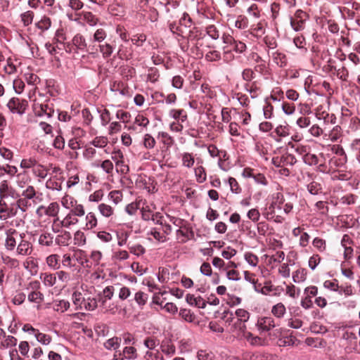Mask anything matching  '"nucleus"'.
Listing matches in <instances>:
<instances>
[{
  "label": "nucleus",
  "instance_id": "obj_1",
  "mask_svg": "<svg viewBox=\"0 0 360 360\" xmlns=\"http://www.w3.org/2000/svg\"><path fill=\"white\" fill-rule=\"evenodd\" d=\"M72 301L76 310L94 311L98 307V302L96 297L88 294H82L81 292L75 291L72 295Z\"/></svg>",
  "mask_w": 360,
  "mask_h": 360
},
{
  "label": "nucleus",
  "instance_id": "obj_2",
  "mask_svg": "<svg viewBox=\"0 0 360 360\" xmlns=\"http://www.w3.org/2000/svg\"><path fill=\"white\" fill-rule=\"evenodd\" d=\"M221 39L223 43L230 47L231 51L237 53H243L247 49V46L243 41L236 39L229 34L224 33Z\"/></svg>",
  "mask_w": 360,
  "mask_h": 360
},
{
  "label": "nucleus",
  "instance_id": "obj_3",
  "mask_svg": "<svg viewBox=\"0 0 360 360\" xmlns=\"http://www.w3.org/2000/svg\"><path fill=\"white\" fill-rule=\"evenodd\" d=\"M28 105V103L25 99H20L16 97L11 98L8 103L7 107L13 114L23 115Z\"/></svg>",
  "mask_w": 360,
  "mask_h": 360
},
{
  "label": "nucleus",
  "instance_id": "obj_4",
  "mask_svg": "<svg viewBox=\"0 0 360 360\" xmlns=\"http://www.w3.org/2000/svg\"><path fill=\"white\" fill-rule=\"evenodd\" d=\"M297 162L294 155L285 153L281 156L274 157L271 160L272 164L276 167H284L286 166H293Z\"/></svg>",
  "mask_w": 360,
  "mask_h": 360
},
{
  "label": "nucleus",
  "instance_id": "obj_5",
  "mask_svg": "<svg viewBox=\"0 0 360 360\" xmlns=\"http://www.w3.org/2000/svg\"><path fill=\"white\" fill-rule=\"evenodd\" d=\"M256 327L262 335L269 333L270 330L276 328V324L274 319L271 316L259 317L256 323Z\"/></svg>",
  "mask_w": 360,
  "mask_h": 360
},
{
  "label": "nucleus",
  "instance_id": "obj_6",
  "mask_svg": "<svg viewBox=\"0 0 360 360\" xmlns=\"http://www.w3.org/2000/svg\"><path fill=\"white\" fill-rule=\"evenodd\" d=\"M5 248L8 251L14 250L16 247L17 238H21L20 234L15 229H9L6 232Z\"/></svg>",
  "mask_w": 360,
  "mask_h": 360
},
{
  "label": "nucleus",
  "instance_id": "obj_7",
  "mask_svg": "<svg viewBox=\"0 0 360 360\" xmlns=\"http://www.w3.org/2000/svg\"><path fill=\"white\" fill-rule=\"evenodd\" d=\"M35 113L37 116H46L48 118L53 115L54 110L49 103H37L34 105Z\"/></svg>",
  "mask_w": 360,
  "mask_h": 360
},
{
  "label": "nucleus",
  "instance_id": "obj_8",
  "mask_svg": "<svg viewBox=\"0 0 360 360\" xmlns=\"http://www.w3.org/2000/svg\"><path fill=\"white\" fill-rule=\"evenodd\" d=\"M73 44L75 48H77V51L78 53L79 51L82 52H89L91 49L90 46L88 48L87 43L86 41L85 38L81 34H77L74 36L72 39Z\"/></svg>",
  "mask_w": 360,
  "mask_h": 360
},
{
  "label": "nucleus",
  "instance_id": "obj_9",
  "mask_svg": "<svg viewBox=\"0 0 360 360\" xmlns=\"http://www.w3.org/2000/svg\"><path fill=\"white\" fill-rule=\"evenodd\" d=\"M63 181L64 178L62 176H51L46 181V188L49 190L60 191L62 190V184L63 183Z\"/></svg>",
  "mask_w": 360,
  "mask_h": 360
},
{
  "label": "nucleus",
  "instance_id": "obj_10",
  "mask_svg": "<svg viewBox=\"0 0 360 360\" xmlns=\"http://www.w3.org/2000/svg\"><path fill=\"white\" fill-rule=\"evenodd\" d=\"M20 241L16 248L17 252L20 255H30L32 252V245L31 243L22 238V236H21Z\"/></svg>",
  "mask_w": 360,
  "mask_h": 360
},
{
  "label": "nucleus",
  "instance_id": "obj_11",
  "mask_svg": "<svg viewBox=\"0 0 360 360\" xmlns=\"http://www.w3.org/2000/svg\"><path fill=\"white\" fill-rule=\"evenodd\" d=\"M252 223L250 221H243L240 226V231L245 233L248 238L250 239H256L257 232L252 229Z\"/></svg>",
  "mask_w": 360,
  "mask_h": 360
},
{
  "label": "nucleus",
  "instance_id": "obj_12",
  "mask_svg": "<svg viewBox=\"0 0 360 360\" xmlns=\"http://www.w3.org/2000/svg\"><path fill=\"white\" fill-rule=\"evenodd\" d=\"M98 47L103 58L104 59H108L112 56L115 49V44L104 42L100 44Z\"/></svg>",
  "mask_w": 360,
  "mask_h": 360
},
{
  "label": "nucleus",
  "instance_id": "obj_13",
  "mask_svg": "<svg viewBox=\"0 0 360 360\" xmlns=\"http://www.w3.org/2000/svg\"><path fill=\"white\" fill-rule=\"evenodd\" d=\"M72 239V236L69 231H61V232L56 237L55 242L60 246L69 245Z\"/></svg>",
  "mask_w": 360,
  "mask_h": 360
},
{
  "label": "nucleus",
  "instance_id": "obj_14",
  "mask_svg": "<svg viewBox=\"0 0 360 360\" xmlns=\"http://www.w3.org/2000/svg\"><path fill=\"white\" fill-rule=\"evenodd\" d=\"M51 25V19L46 15H43L38 22H35V27L40 30L41 33L48 31Z\"/></svg>",
  "mask_w": 360,
  "mask_h": 360
},
{
  "label": "nucleus",
  "instance_id": "obj_15",
  "mask_svg": "<svg viewBox=\"0 0 360 360\" xmlns=\"http://www.w3.org/2000/svg\"><path fill=\"white\" fill-rule=\"evenodd\" d=\"M122 338L120 337H112L103 343V347L108 350L117 351L120 347Z\"/></svg>",
  "mask_w": 360,
  "mask_h": 360
},
{
  "label": "nucleus",
  "instance_id": "obj_16",
  "mask_svg": "<svg viewBox=\"0 0 360 360\" xmlns=\"http://www.w3.org/2000/svg\"><path fill=\"white\" fill-rule=\"evenodd\" d=\"M205 37V32L198 27H193L189 30L187 39L188 41H198Z\"/></svg>",
  "mask_w": 360,
  "mask_h": 360
},
{
  "label": "nucleus",
  "instance_id": "obj_17",
  "mask_svg": "<svg viewBox=\"0 0 360 360\" xmlns=\"http://www.w3.org/2000/svg\"><path fill=\"white\" fill-rule=\"evenodd\" d=\"M78 217L69 212L65 218L60 221V224L63 227L70 229L72 226L78 224Z\"/></svg>",
  "mask_w": 360,
  "mask_h": 360
},
{
  "label": "nucleus",
  "instance_id": "obj_18",
  "mask_svg": "<svg viewBox=\"0 0 360 360\" xmlns=\"http://www.w3.org/2000/svg\"><path fill=\"white\" fill-rule=\"evenodd\" d=\"M245 321L236 319V321L233 323L231 327V330L233 333H236L238 335H243L247 332V326Z\"/></svg>",
  "mask_w": 360,
  "mask_h": 360
},
{
  "label": "nucleus",
  "instance_id": "obj_19",
  "mask_svg": "<svg viewBox=\"0 0 360 360\" xmlns=\"http://www.w3.org/2000/svg\"><path fill=\"white\" fill-rule=\"evenodd\" d=\"M271 56L273 61L280 68H285L287 66V57L283 53L276 51L272 53Z\"/></svg>",
  "mask_w": 360,
  "mask_h": 360
},
{
  "label": "nucleus",
  "instance_id": "obj_20",
  "mask_svg": "<svg viewBox=\"0 0 360 360\" xmlns=\"http://www.w3.org/2000/svg\"><path fill=\"white\" fill-rule=\"evenodd\" d=\"M70 307L69 301L65 300H55L53 303V309L54 311L63 313L66 311Z\"/></svg>",
  "mask_w": 360,
  "mask_h": 360
},
{
  "label": "nucleus",
  "instance_id": "obj_21",
  "mask_svg": "<svg viewBox=\"0 0 360 360\" xmlns=\"http://www.w3.org/2000/svg\"><path fill=\"white\" fill-rule=\"evenodd\" d=\"M169 115L181 122H184L187 120V115L183 109H172L169 112Z\"/></svg>",
  "mask_w": 360,
  "mask_h": 360
},
{
  "label": "nucleus",
  "instance_id": "obj_22",
  "mask_svg": "<svg viewBox=\"0 0 360 360\" xmlns=\"http://www.w3.org/2000/svg\"><path fill=\"white\" fill-rule=\"evenodd\" d=\"M296 340V338L292 335L282 336L277 340L276 345L280 347L293 346Z\"/></svg>",
  "mask_w": 360,
  "mask_h": 360
},
{
  "label": "nucleus",
  "instance_id": "obj_23",
  "mask_svg": "<svg viewBox=\"0 0 360 360\" xmlns=\"http://www.w3.org/2000/svg\"><path fill=\"white\" fill-rule=\"evenodd\" d=\"M307 188L309 193L313 195H317L323 193L322 185L315 181H312L307 185Z\"/></svg>",
  "mask_w": 360,
  "mask_h": 360
},
{
  "label": "nucleus",
  "instance_id": "obj_24",
  "mask_svg": "<svg viewBox=\"0 0 360 360\" xmlns=\"http://www.w3.org/2000/svg\"><path fill=\"white\" fill-rule=\"evenodd\" d=\"M205 36H209L213 40H217L220 37V32L214 25H209L205 27Z\"/></svg>",
  "mask_w": 360,
  "mask_h": 360
},
{
  "label": "nucleus",
  "instance_id": "obj_25",
  "mask_svg": "<svg viewBox=\"0 0 360 360\" xmlns=\"http://www.w3.org/2000/svg\"><path fill=\"white\" fill-rule=\"evenodd\" d=\"M86 224L84 227L85 230H91L97 226L98 221L96 217V215L93 212H89L86 215Z\"/></svg>",
  "mask_w": 360,
  "mask_h": 360
},
{
  "label": "nucleus",
  "instance_id": "obj_26",
  "mask_svg": "<svg viewBox=\"0 0 360 360\" xmlns=\"http://www.w3.org/2000/svg\"><path fill=\"white\" fill-rule=\"evenodd\" d=\"M40 278L46 286L51 287L56 283V275L55 274L44 273L41 274Z\"/></svg>",
  "mask_w": 360,
  "mask_h": 360
},
{
  "label": "nucleus",
  "instance_id": "obj_27",
  "mask_svg": "<svg viewBox=\"0 0 360 360\" xmlns=\"http://www.w3.org/2000/svg\"><path fill=\"white\" fill-rule=\"evenodd\" d=\"M60 257L58 255L53 254L47 257L46 263L49 266L53 269H58L60 266Z\"/></svg>",
  "mask_w": 360,
  "mask_h": 360
},
{
  "label": "nucleus",
  "instance_id": "obj_28",
  "mask_svg": "<svg viewBox=\"0 0 360 360\" xmlns=\"http://www.w3.org/2000/svg\"><path fill=\"white\" fill-rule=\"evenodd\" d=\"M305 342L308 346L315 348H323L326 345V341L322 338H307Z\"/></svg>",
  "mask_w": 360,
  "mask_h": 360
},
{
  "label": "nucleus",
  "instance_id": "obj_29",
  "mask_svg": "<svg viewBox=\"0 0 360 360\" xmlns=\"http://www.w3.org/2000/svg\"><path fill=\"white\" fill-rule=\"evenodd\" d=\"M307 271L306 269H299L292 274V280L295 283L304 282L307 278Z\"/></svg>",
  "mask_w": 360,
  "mask_h": 360
},
{
  "label": "nucleus",
  "instance_id": "obj_30",
  "mask_svg": "<svg viewBox=\"0 0 360 360\" xmlns=\"http://www.w3.org/2000/svg\"><path fill=\"white\" fill-rule=\"evenodd\" d=\"M148 299V295L142 291H138L134 295V300L140 309H143Z\"/></svg>",
  "mask_w": 360,
  "mask_h": 360
},
{
  "label": "nucleus",
  "instance_id": "obj_31",
  "mask_svg": "<svg viewBox=\"0 0 360 360\" xmlns=\"http://www.w3.org/2000/svg\"><path fill=\"white\" fill-rule=\"evenodd\" d=\"M286 309L285 305L279 302L273 306L271 309V313L276 318L281 319L284 316Z\"/></svg>",
  "mask_w": 360,
  "mask_h": 360
},
{
  "label": "nucleus",
  "instance_id": "obj_32",
  "mask_svg": "<svg viewBox=\"0 0 360 360\" xmlns=\"http://www.w3.org/2000/svg\"><path fill=\"white\" fill-rule=\"evenodd\" d=\"M122 356L128 360H134L137 358L136 349L131 346H127L122 350Z\"/></svg>",
  "mask_w": 360,
  "mask_h": 360
},
{
  "label": "nucleus",
  "instance_id": "obj_33",
  "mask_svg": "<svg viewBox=\"0 0 360 360\" xmlns=\"http://www.w3.org/2000/svg\"><path fill=\"white\" fill-rule=\"evenodd\" d=\"M27 299L30 302L39 304L44 301V296L40 291L30 292Z\"/></svg>",
  "mask_w": 360,
  "mask_h": 360
},
{
  "label": "nucleus",
  "instance_id": "obj_34",
  "mask_svg": "<svg viewBox=\"0 0 360 360\" xmlns=\"http://www.w3.org/2000/svg\"><path fill=\"white\" fill-rule=\"evenodd\" d=\"M182 165L187 168H191L193 166L195 160L191 153H184L181 155Z\"/></svg>",
  "mask_w": 360,
  "mask_h": 360
},
{
  "label": "nucleus",
  "instance_id": "obj_35",
  "mask_svg": "<svg viewBox=\"0 0 360 360\" xmlns=\"http://www.w3.org/2000/svg\"><path fill=\"white\" fill-rule=\"evenodd\" d=\"M98 209L101 215L105 217H110L113 214V208L107 204L101 203L98 206Z\"/></svg>",
  "mask_w": 360,
  "mask_h": 360
},
{
  "label": "nucleus",
  "instance_id": "obj_36",
  "mask_svg": "<svg viewBox=\"0 0 360 360\" xmlns=\"http://www.w3.org/2000/svg\"><path fill=\"white\" fill-rule=\"evenodd\" d=\"M53 243V236L50 233H42L39 238V243L42 245L51 246Z\"/></svg>",
  "mask_w": 360,
  "mask_h": 360
},
{
  "label": "nucleus",
  "instance_id": "obj_37",
  "mask_svg": "<svg viewBox=\"0 0 360 360\" xmlns=\"http://www.w3.org/2000/svg\"><path fill=\"white\" fill-rule=\"evenodd\" d=\"M247 341L252 345H261L262 340L259 336H255L252 333L247 331L243 335Z\"/></svg>",
  "mask_w": 360,
  "mask_h": 360
},
{
  "label": "nucleus",
  "instance_id": "obj_38",
  "mask_svg": "<svg viewBox=\"0 0 360 360\" xmlns=\"http://www.w3.org/2000/svg\"><path fill=\"white\" fill-rule=\"evenodd\" d=\"M347 161V157L333 156L330 159L329 164L331 167H341L345 165Z\"/></svg>",
  "mask_w": 360,
  "mask_h": 360
},
{
  "label": "nucleus",
  "instance_id": "obj_39",
  "mask_svg": "<svg viewBox=\"0 0 360 360\" xmlns=\"http://www.w3.org/2000/svg\"><path fill=\"white\" fill-rule=\"evenodd\" d=\"M195 175L196 181L199 184L204 183L207 179L205 169L202 166H199L195 169Z\"/></svg>",
  "mask_w": 360,
  "mask_h": 360
},
{
  "label": "nucleus",
  "instance_id": "obj_40",
  "mask_svg": "<svg viewBox=\"0 0 360 360\" xmlns=\"http://www.w3.org/2000/svg\"><path fill=\"white\" fill-rule=\"evenodd\" d=\"M350 148L354 153L356 161L360 164V139H355L350 144Z\"/></svg>",
  "mask_w": 360,
  "mask_h": 360
},
{
  "label": "nucleus",
  "instance_id": "obj_41",
  "mask_svg": "<svg viewBox=\"0 0 360 360\" xmlns=\"http://www.w3.org/2000/svg\"><path fill=\"white\" fill-rule=\"evenodd\" d=\"M74 244L78 247L86 244V236L82 231H77L74 234Z\"/></svg>",
  "mask_w": 360,
  "mask_h": 360
},
{
  "label": "nucleus",
  "instance_id": "obj_42",
  "mask_svg": "<svg viewBox=\"0 0 360 360\" xmlns=\"http://www.w3.org/2000/svg\"><path fill=\"white\" fill-rule=\"evenodd\" d=\"M35 338L43 345H49L52 340L51 335L41 333L39 330H38L37 334H35Z\"/></svg>",
  "mask_w": 360,
  "mask_h": 360
},
{
  "label": "nucleus",
  "instance_id": "obj_43",
  "mask_svg": "<svg viewBox=\"0 0 360 360\" xmlns=\"http://www.w3.org/2000/svg\"><path fill=\"white\" fill-rule=\"evenodd\" d=\"M97 111L100 114L101 124L105 127L111 120L110 111L105 108L103 110L97 109Z\"/></svg>",
  "mask_w": 360,
  "mask_h": 360
},
{
  "label": "nucleus",
  "instance_id": "obj_44",
  "mask_svg": "<svg viewBox=\"0 0 360 360\" xmlns=\"http://www.w3.org/2000/svg\"><path fill=\"white\" fill-rule=\"evenodd\" d=\"M329 139L333 142L338 141L342 136V128L337 125L330 130L329 133Z\"/></svg>",
  "mask_w": 360,
  "mask_h": 360
},
{
  "label": "nucleus",
  "instance_id": "obj_45",
  "mask_svg": "<svg viewBox=\"0 0 360 360\" xmlns=\"http://www.w3.org/2000/svg\"><path fill=\"white\" fill-rule=\"evenodd\" d=\"M274 132L276 134L277 136L280 138L286 137L290 134V128L288 124H280L276 127Z\"/></svg>",
  "mask_w": 360,
  "mask_h": 360
},
{
  "label": "nucleus",
  "instance_id": "obj_46",
  "mask_svg": "<svg viewBox=\"0 0 360 360\" xmlns=\"http://www.w3.org/2000/svg\"><path fill=\"white\" fill-rule=\"evenodd\" d=\"M179 316L186 322L192 323L194 321L195 315L188 309H180Z\"/></svg>",
  "mask_w": 360,
  "mask_h": 360
},
{
  "label": "nucleus",
  "instance_id": "obj_47",
  "mask_svg": "<svg viewBox=\"0 0 360 360\" xmlns=\"http://www.w3.org/2000/svg\"><path fill=\"white\" fill-rule=\"evenodd\" d=\"M34 12L32 11H27L26 12L22 13L20 15L21 20L25 27H27L32 24L34 18Z\"/></svg>",
  "mask_w": 360,
  "mask_h": 360
},
{
  "label": "nucleus",
  "instance_id": "obj_48",
  "mask_svg": "<svg viewBox=\"0 0 360 360\" xmlns=\"http://www.w3.org/2000/svg\"><path fill=\"white\" fill-rule=\"evenodd\" d=\"M106 37H107L106 32L103 29L99 28V29L96 30V32H94V36H93V41L98 42L100 44L104 41Z\"/></svg>",
  "mask_w": 360,
  "mask_h": 360
},
{
  "label": "nucleus",
  "instance_id": "obj_49",
  "mask_svg": "<svg viewBox=\"0 0 360 360\" xmlns=\"http://www.w3.org/2000/svg\"><path fill=\"white\" fill-rule=\"evenodd\" d=\"M241 76L244 81L249 82L256 77V74L254 69L247 68L243 70Z\"/></svg>",
  "mask_w": 360,
  "mask_h": 360
},
{
  "label": "nucleus",
  "instance_id": "obj_50",
  "mask_svg": "<svg viewBox=\"0 0 360 360\" xmlns=\"http://www.w3.org/2000/svg\"><path fill=\"white\" fill-rule=\"evenodd\" d=\"M303 162L309 166H315L319 164V158L316 155L311 153L310 152L302 160Z\"/></svg>",
  "mask_w": 360,
  "mask_h": 360
},
{
  "label": "nucleus",
  "instance_id": "obj_51",
  "mask_svg": "<svg viewBox=\"0 0 360 360\" xmlns=\"http://www.w3.org/2000/svg\"><path fill=\"white\" fill-rule=\"evenodd\" d=\"M290 23L291 25V27L295 31V32H300L301 30H303L305 27V22L302 20H296L292 18H290Z\"/></svg>",
  "mask_w": 360,
  "mask_h": 360
},
{
  "label": "nucleus",
  "instance_id": "obj_52",
  "mask_svg": "<svg viewBox=\"0 0 360 360\" xmlns=\"http://www.w3.org/2000/svg\"><path fill=\"white\" fill-rule=\"evenodd\" d=\"M108 198L110 200H112L115 205L120 202L122 200V193L118 190H114L109 193Z\"/></svg>",
  "mask_w": 360,
  "mask_h": 360
},
{
  "label": "nucleus",
  "instance_id": "obj_53",
  "mask_svg": "<svg viewBox=\"0 0 360 360\" xmlns=\"http://www.w3.org/2000/svg\"><path fill=\"white\" fill-rule=\"evenodd\" d=\"M235 316L236 319L248 322L250 319V314L244 309H238L235 311Z\"/></svg>",
  "mask_w": 360,
  "mask_h": 360
},
{
  "label": "nucleus",
  "instance_id": "obj_54",
  "mask_svg": "<svg viewBox=\"0 0 360 360\" xmlns=\"http://www.w3.org/2000/svg\"><path fill=\"white\" fill-rule=\"evenodd\" d=\"M62 205L66 209H68L70 211L77 204H78L77 201L72 197L66 196L62 200Z\"/></svg>",
  "mask_w": 360,
  "mask_h": 360
},
{
  "label": "nucleus",
  "instance_id": "obj_55",
  "mask_svg": "<svg viewBox=\"0 0 360 360\" xmlns=\"http://www.w3.org/2000/svg\"><path fill=\"white\" fill-rule=\"evenodd\" d=\"M146 40V36L144 34L133 35L131 38V43L136 46H142Z\"/></svg>",
  "mask_w": 360,
  "mask_h": 360
},
{
  "label": "nucleus",
  "instance_id": "obj_56",
  "mask_svg": "<svg viewBox=\"0 0 360 360\" xmlns=\"http://www.w3.org/2000/svg\"><path fill=\"white\" fill-rule=\"evenodd\" d=\"M265 30L262 23L258 22L257 25L252 26L250 30V34L253 36L258 37L264 34Z\"/></svg>",
  "mask_w": 360,
  "mask_h": 360
},
{
  "label": "nucleus",
  "instance_id": "obj_57",
  "mask_svg": "<svg viewBox=\"0 0 360 360\" xmlns=\"http://www.w3.org/2000/svg\"><path fill=\"white\" fill-rule=\"evenodd\" d=\"M270 98L274 101H281L284 98L283 91L280 87H276L272 90Z\"/></svg>",
  "mask_w": 360,
  "mask_h": 360
},
{
  "label": "nucleus",
  "instance_id": "obj_58",
  "mask_svg": "<svg viewBox=\"0 0 360 360\" xmlns=\"http://www.w3.org/2000/svg\"><path fill=\"white\" fill-rule=\"evenodd\" d=\"M91 143L96 148H104L108 143V139L105 136H96Z\"/></svg>",
  "mask_w": 360,
  "mask_h": 360
},
{
  "label": "nucleus",
  "instance_id": "obj_59",
  "mask_svg": "<svg viewBox=\"0 0 360 360\" xmlns=\"http://www.w3.org/2000/svg\"><path fill=\"white\" fill-rule=\"evenodd\" d=\"M310 146L307 145H297L295 148V152L301 156L302 160L307 156V155L310 152Z\"/></svg>",
  "mask_w": 360,
  "mask_h": 360
},
{
  "label": "nucleus",
  "instance_id": "obj_60",
  "mask_svg": "<svg viewBox=\"0 0 360 360\" xmlns=\"http://www.w3.org/2000/svg\"><path fill=\"white\" fill-rule=\"evenodd\" d=\"M228 182L230 186L231 191L233 193L238 194L241 192V188L239 186V184L235 178L229 177L228 179Z\"/></svg>",
  "mask_w": 360,
  "mask_h": 360
},
{
  "label": "nucleus",
  "instance_id": "obj_61",
  "mask_svg": "<svg viewBox=\"0 0 360 360\" xmlns=\"http://www.w3.org/2000/svg\"><path fill=\"white\" fill-rule=\"evenodd\" d=\"M245 261L252 266H256L258 263V257L255 254L248 252L244 255Z\"/></svg>",
  "mask_w": 360,
  "mask_h": 360
},
{
  "label": "nucleus",
  "instance_id": "obj_62",
  "mask_svg": "<svg viewBox=\"0 0 360 360\" xmlns=\"http://www.w3.org/2000/svg\"><path fill=\"white\" fill-rule=\"evenodd\" d=\"M331 152L335 155V156L339 157H347L345 151L342 146L339 144H334L330 146Z\"/></svg>",
  "mask_w": 360,
  "mask_h": 360
},
{
  "label": "nucleus",
  "instance_id": "obj_63",
  "mask_svg": "<svg viewBox=\"0 0 360 360\" xmlns=\"http://www.w3.org/2000/svg\"><path fill=\"white\" fill-rule=\"evenodd\" d=\"M234 314L232 311L229 310H225L222 313V316L221 319L227 324L231 326L233 324V320L235 319Z\"/></svg>",
  "mask_w": 360,
  "mask_h": 360
},
{
  "label": "nucleus",
  "instance_id": "obj_64",
  "mask_svg": "<svg viewBox=\"0 0 360 360\" xmlns=\"http://www.w3.org/2000/svg\"><path fill=\"white\" fill-rule=\"evenodd\" d=\"M129 255L126 250H118L113 252L112 259L115 261H124L129 258Z\"/></svg>",
  "mask_w": 360,
  "mask_h": 360
}]
</instances>
